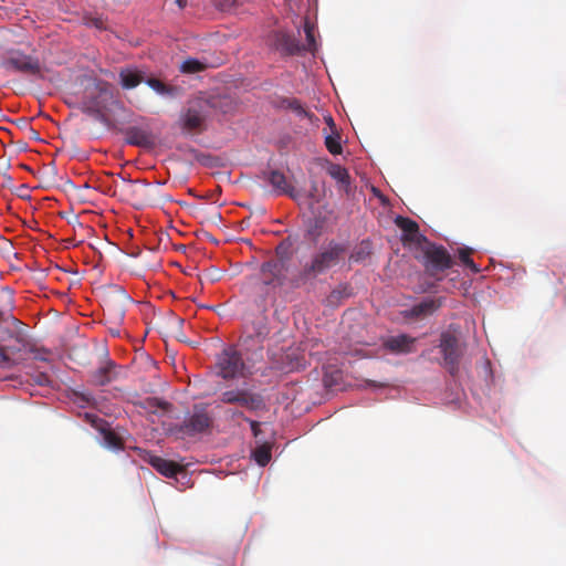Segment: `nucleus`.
Returning a JSON list of instances; mask_svg holds the SVG:
<instances>
[{
	"mask_svg": "<svg viewBox=\"0 0 566 566\" xmlns=\"http://www.w3.org/2000/svg\"><path fill=\"white\" fill-rule=\"evenodd\" d=\"M442 305L441 298H426L405 312V317H423L431 315Z\"/></svg>",
	"mask_w": 566,
	"mask_h": 566,
	"instance_id": "obj_19",
	"label": "nucleus"
},
{
	"mask_svg": "<svg viewBox=\"0 0 566 566\" xmlns=\"http://www.w3.org/2000/svg\"><path fill=\"white\" fill-rule=\"evenodd\" d=\"M326 123L332 127L333 130H336L334 120L331 116L326 118Z\"/></svg>",
	"mask_w": 566,
	"mask_h": 566,
	"instance_id": "obj_36",
	"label": "nucleus"
},
{
	"mask_svg": "<svg viewBox=\"0 0 566 566\" xmlns=\"http://www.w3.org/2000/svg\"><path fill=\"white\" fill-rule=\"evenodd\" d=\"M113 97L112 85L105 81H96L85 87L80 103L81 111L97 117L107 109Z\"/></svg>",
	"mask_w": 566,
	"mask_h": 566,
	"instance_id": "obj_2",
	"label": "nucleus"
},
{
	"mask_svg": "<svg viewBox=\"0 0 566 566\" xmlns=\"http://www.w3.org/2000/svg\"><path fill=\"white\" fill-rule=\"evenodd\" d=\"M328 175L339 182L343 187L347 188L350 184V176L344 167L333 164L327 168Z\"/></svg>",
	"mask_w": 566,
	"mask_h": 566,
	"instance_id": "obj_22",
	"label": "nucleus"
},
{
	"mask_svg": "<svg viewBox=\"0 0 566 566\" xmlns=\"http://www.w3.org/2000/svg\"><path fill=\"white\" fill-rule=\"evenodd\" d=\"M325 146L327 150L333 155H339L343 151L340 144V136L336 130H333L331 135L325 137Z\"/></svg>",
	"mask_w": 566,
	"mask_h": 566,
	"instance_id": "obj_24",
	"label": "nucleus"
},
{
	"mask_svg": "<svg viewBox=\"0 0 566 566\" xmlns=\"http://www.w3.org/2000/svg\"><path fill=\"white\" fill-rule=\"evenodd\" d=\"M206 69V65L200 62L199 60H196V59H187L185 60L181 65H180V71L182 73H188V74H192V73H198V72H201Z\"/></svg>",
	"mask_w": 566,
	"mask_h": 566,
	"instance_id": "obj_25",
	"label": "nucleus"
},
{
	"mask_svg": "<svg viewBox=\"0 0 566 566\" xmlns=\"http://www.w3.org/2000/svg\"><path fill=\"white\" fill-rule=\"evenodd\" d=\"M176 3L180 9L185 8L187 4V0H176Z\"/></svg>",
	"mask_w": 566,
	"mask_h": 566,
	"instance_id": "obj_37",
	"label": "nucleus"
},
{
	"mask_svg": "<svg viewBox=\"0 0 566 566\" xmlns=\"http://www.w3.org/2000/svg\"><path fill=\"white\" fill-rule=\"evenodd\" d=\"M146 83L158 94L168 95L172 93V87L166 85L158 78H148Z\"/></svg>",
	"mask_w": 566,
	"mask_h": 566,
	"instance_id": "obj_29",
	"label": "nucleus"
},
{
	"mask_svg": "<svg viewBox=\"0 0 566 566\" xmlns=\"http://www.w3.org/2000/svg\"><path fill=\"white\" fill-rule=\"evenodd\" d=\"M250 424H251V429H252L253 433L256 436L258 434L259 422H256L254 420H251Z\"/></svg>",
	"mask_w": 566,
	"mask_h": 566,
	"instance_id": "obj_34",
	"label": "nucleus"
},
{
	"mask_svg": "<svg viewBox=\"0 0 566 566\" xmlns=\"http://www.w3.org/2000/svg\"><path fill=\"white\" fill-rule=\"evenodd\" d=\"M122 297H123L124 300H129L128 295H126L125 293H122Z\"/></svg>",
	"mask_w": 566,
	"mask_h": 566,
	"instance_id": "obj_39",
	"label": "nucleus"
},
{
	"mask_svg": "<svg viewBox=\"0 0 566 566\" xmlns=\"http://www.w3.org/2000/svg\"><path fill=\"white\" fill-rule=\"evenodd\" d=\"M217 374L223 379H234L244 376L245 364L239 350L229 346L217 356Z\"/></svg>",
	"mask_w": 566,
	"mask_h": 566,
	"instance_id": "obj_5",
	"label": "nucleus"
},
{
	"mask_svg": "<svg viewBox=\"0 0 566 566\" xmlns=\"http://www.w3.org/2000/svg\"><path fill=\"white\" fill-rule=\"evenodd\" d=\"M86 418L90 419L94 427H96L101 433L103 434V441L104 446L114 449V450H120L124 448V441L123 439L111 428L107 427V423L97 418L94 415H86Z\"/></svg>",
	"mask_w": 566,
	"mask_h": 566,
	"instance_id": "obj_12",
	"label": "nucleus"
},
{
	"mask_svg": "<svg viewBox=\"0 0 566 566\" xmlns=\"http://www.w3.org/2000/svg\"><path fill=\"white\" fill-rule=\"evenodd\" d=\"M472 249L470 248H462L459 249V259L465 265L469 268L473 273H479L481 269L474 263V261L471 258Z\"/></svg>",
	"mask_w": 566,
	"mask_h": 566,
	"instance_id": "obj_26",
	"label": "nucleus"
},
{
	"mask_svg": "<svg viewBox=\"0 0 566 566\" xmlns=\"http://www.w3.org/2000/svg\"><path fill=\"white\" fill-rule=\"evenodd\" d=\"M149 405L150 406H155V407H158L160 409H163L164 411H168L171 407V405L167 401H164V400H159L157 398H154L149 401Z\"/></svg>",
	"mask_w": 566,
	"mask_h": 566,
	"instance_id": "obj_33",
	"label": "nucleus"
},
{
	"mask_svg": "<svg viewBox=\"0 0 566 566\" xmlns=\"http://www.w3.org/2000/svg\"><path fill=\"white\" fill-rule=\"evenodd\" d=\"M6 349H7V354L8 353L14 354V353H17L19 350V349H15L14 347H11V346L6 347Z\"/></svg>",
	"mask_w": 566,
	"mask_h": 566,
	"instance_id": "obj_38",
	"label": "nucleus"
},
{
	"mask_svg": "<svg viewBox=\"0 0 566 566\" xmlns=\"http://www.w3.org/2000/svg\"><path fill=\"white\" fill-rule=\"evenodd\" d=\"M112 364L107 366L98 368L93 375V382L98 386H104L111 381V377L108 376Z\"/></svg>",
	"mask_w": 566,
	"mask_h": 566,
	"instance_id": "obj_27",
	"label": "nucleus"
},
{
	"mask_svg": "<svg viewBox=\"0 0 566 566\" xmlns=\"http://www.w3.org/2000/svg\"><path fill=\"white\" fill-rule=\"evenodd\" d=\"M270 335V327L265 317L258 318L252 322L251 326L247 329V336L243 338V343L252 340L253 343L261 345Z\"/></svg>",
	"mask_w": 566,
	"mask_h": 566,
	"instance_id": "obj_16",
	"label": "nucleus"
},
{
	"mask_svg": "<svg viewBox=\"0 0 566 566\" xmlns=\"http://www.w3.org/2000/svg\"><path fill=\"white\" fill-rule=\"evenodd\" d=\"M125 140L127 144L143 147L153 148L156 145L155 136L144 128L132 126L125 129Z\"/></svg>",
	"mask_w": 566,
	"mask_h": 566,
	"instance_id": "obj_13",
	"label": "nucleus"
},
{
	"mask_svg": "<svg viewBox=\"0 0 566 566\" xmlns=\"http://www.w3.org/2000/svg\"><path fill=\"white\" fill-rule=\"evenodd\" d=\"M347 253V245L335 240L329 241L327 244L314 253L308 262H306L300 273L292 277L291 286L300 287L305 284L310 279L326 273L332 268L338 265L344 261Z\"/></svg>",
	"mask_w": 566,
	"mask_h": 566,
	"instance_id": "obj_1",
	"label": "nucleus"
},
{
	"mask_svg": "<svg viewBox=\"0 0 566 566\" xmlns=\"http://www.w3.org/2000/svg\"><path fill=\"white\" fill-rule=\"evenodd\" d=\"M207 105L202 101L189 103L179 117L180 127L187 133H200L205 129Z\"/></svg>",
	"mask_w": 566,
	"mask_h": 566,
	"instance_id": "obj_7",
	"label": "nucleus"
},
{
	"mask_svg": "<svg viewBox=\"0 0 566 566\" xmlns=\"http://www.w3.org/2000/svg\"><path fill=\"white\" fill-rule=\"evenodd\" d=\"M219 400L222 403L238 405L249 410H259L264 407V401L260 395L240 388H230L222 391Z\"/></svg>",
	"mask_w": 566,
	"mask_h": 566,
	"instance_id": "obj_9",
	"label": "nucleus"
},
{
	"mask_svg": "<svg viewBox=\"0 0 566 566\" xmlns=\"http://www.w3.org/2000/svg\"><path fill=\"white\" fill-rule=\"evenodd\" d=\"M144 78V73L135 69H123L119 72V82L125 90L135 88Z\"/></svg>",
	"mask_w": 566,
	"mask_h": 566,
	"instance_id": "obj_21",
	"label": "nucleus"
},
{
	"mask_svg": "<svg viewBox=\"0 0 566 566\" xmlns=\"http://www.w3.org/2000/svg\"><path fill=\"white\" fill-rule=\"evenodd\" d=\"M274 46L286 55H294L301 51V45L294 35L285 32H277L274 35Z\"/></svg>",
	"mask_w": 566,
	"mask_h": 566,
	"instance_id": "obj_18",
	"label": "nucleus"
},
{
	"mask_svg": "<svg viewBox=\"0 0 566 566\" xmlns=\"http://www.w3.org/2000/svg\"><path fill=\"white\" fill-rule=\"evenodd\" d=\"M295 243V240L287 235L285 239H283L275 248L274 254L275 258L272 259L275 262L282 263L286 266L291 265V261L293 259V245Z\"/></svg>",
	"mask_w": 566,
	"mask_h": 566,
	"instance_id": "obj_20",
	"label": "nucleus"
},
{
	"mask_svg": "<svg viewBox=\"0 0 566 566\" xmlns=\"http://www.w3.org/2000/svg\"><path fill=\"white\" fill-rule=\"evenodd\" d=\"M212 424V418L205 407L195 406L193 413L187 418L180 426V431L188 436H195L209 429Z\"/></svg>",
	"mask_w": 566,
	"mask_h": 566,
	"instance_id": "obj_10",
	"label": "nucleus"
},
{
	"mask_svg": "<svg viewBox=\"0 0 566 566\" xmlns=\"http://www.w3.org/2000/svg\"><path fill=\"white\" fill-rule=\"evenodd\" d=\"M289 270L290 266L273 260L263 262L260 266L261 284L268 290L282 287L286 282L291 284L292 279L287 277Z\"/></svg>",
	"mask_w": 566,
	"mask_h": 566,
	"instance_id": "obj_6",
	"label": "nucleus"
},
{
	"mask_svg": "<svg viewBox=\"0 0 566 566\" xmlns=\"http://www.w3.org/2000/svg\"><path fill=\"white\" fill-rule=\"evenodd\" d=\"M304 31H305L306 41H307V45L305 49L307 51H314L315 45H316L315 38H314V27L308 21H305Z\"/></svg>",
	"mask_w": 566,
	"mask_h": 566,
	"instance_id": "obj_30",
	"label": "nucleus"
},
{
	"mask_svg": "<svg viewBox=\"0 0 566 566\" xmlns=\"http://www.w3.org/2000/svg\"><path fill=\"white\" fill-rule=\"evenodd\" d=\"M2 317V312H0V318Z\"/></svg>",
	"mask_w": 566,
	"mask_h": 566,
	"instance_id": "obj_40",
	"label": "nucleus"
},
{
	"mask_svg": "<svg viewBox=\"0 0 566 566\" xmlns=\"http://www.w3.org/2000/svg\"><path fill=\"white\" fill-rule=\"evenodd\" d=\"M396 226L402 231V241L403 243H417L426 242L427 239L424 235L420 234L419 226L416 221L405 218L397 217L395 220Z\"/></svg>",
	"mask_w": 566,
	"mask_h": 566,
	"instance_id": "obj_14",
	"label": "nucleus"
},
{
	"mask_svg": "<svg viewBox=\"0 0 566 566\" xmlns=\"http://www.w3.org/2000/svg\"><path fill=\"white\" fill-rule=\"evenodd\" d=\"M350 259H353L354 261H359V260H361V253L355 252L350 255Z\"/></svg>",
	"mask_w": 566,
	"mask_h": 566,
	"instance_id": "obj_35",
	"label": "nucleus"
},
{
	"mask_svg": "<svg viewBox=\"0 0 566 566\" xmlns=\"http://www.w3.org/2000/svg\"><path fill=\"white\" fill-rule=\"evenodd\" d=\"M424 268L430 275L443 272L453 265V260L442 245L428 243L423 250Z\"/></svg>",
	"mask_w": 566,
	"mask_h": 566,
	"instance_id": "obj_8",
	"label": "nucleus"
},
{
	"mask_svg": "<svg viewBox=\"0 0 566 566\" xmlns=\"http://www.w3.org/2000/svg\"><path fill=\"white\" fill-rule=\"evenodd\" d=\"M213 4L221 11L232 12L242 6L244 0H212Z\"/></svg>",
	"mask_w": 566,
	"mask_h": 566,
	"instance_id": "obj_28",
	"label": "nucleus"
},
{
	"mask_svg": "<svg viewBox=\"0 0 566 566\" xmlns=\"http://www.w3.org/2000/svg\"><path fill=\"white\" fill-rule=\"evenodd\" d=\"M439 349L443 359L442 366L447 368L452 377H457L465 346L460 343L453 333L447 331L440 335Z\"/></svg>",
	"mask_w": 566,
	"mask_h": 566,
	"instance_id": "obj_3",
	"label": "nucleus"
},
{
	"mask_svg": "<svg viewBox=\"0 0 566 566\" xmlns=\"http://www.w3.org/2000/svg\"><path fill=\"white\" fill-rule=\"evenodd\" d=\"M252 455L260 467H265L272 458L271 447L269 444H262L253 451Z\"/></svg>",
	"mask_w": 566,
	"mask_h": 566,
	"instance_id": "obj_23",
	"label": "nucleus"
},
{
	"mask_svg": "<svg viewBox=\"0 0 566 566\" xmlns=\"http://www.w3.org/2000/svg\"><path fill=\"white\" fill-rule=\"evenodd\" d=\"M413 343L415 338L406 334H400L397 336L388 337L384 342V346L386 349L395 354H408L412 352Z\"/></svg>",
	"mask_w": 566,
	"mask_h": 566,
	"instance_id": "obj_17",
	"label": "nucleus"
},
{
	"mask_svg": "<svg viewBox=\"0 0 566 566\" xmlns=\"http://www.w3.org/2000/svg\"><path fill=\"white\" fill-rule=\"evenodd\" d=\"M11 365H12V360H11L9 354H7L6 347L0 346V366L9 367Z\"/></svg>",
	"mask_w": 566,
	"mask_h": 566,
	"instance_id": "obj_32",
	"label": "nucleus"
},
{
	"mask_svg": "<svg viewBox=\"0 0 566 566\" xmlns=\"http://www.w3.org/2000/svg\"><path fill=\"white\" fill-rule=\"evenodd\" d=\"M263 179L268 181L275 193L287 195L291 198H295V190L289 178L280 170H270L263 172Z\"/></svg>",
	"mask_w": 566,
	"mask_h": 566,
	"instance_id": "obj_11",
	"label": "nucleus"
},
{
	"mask_svg": "<svg viewBox=\"0 0 566 566\" xmlns=\"http://www.w3.org/2000/svg\"><path fill=\"white\" fill-rule=\"evenodd\" d=\"M284 104L286 105L287 108L292 109L300 116L307 115V112L305 111L301 102L296 98H287L284 101Z\"/></svg>",
	"mask_w": 566,
	"mask_h": 566,
	"instance_id": "obj_31",
	"label": "nucleus"
},
{
	"mask_svg": "<svg viewBox=\"0 0 566 566\" xmlns=\"http://www.w3.org/2000/svg\"><path fill=\"white\" fill-rule=\"evenodd\" d=\"M143 459L144 461L148 462L154 469H156L160 474L167 478H175L179 472L182 471V467L179 465L178 463L163 459L150 452H145Z\"/></svg>",
	"mask_w": 566,
	"mask_h": 566,
	"instance_id": "obj_15",
	"label": "nucleus"
},
{
	"mask_svg": "<svg viewBox=\"0 0 566 566\" xmlns=\"http://www.w3.org/2000/svg\"><path fill=\"white\" fill-rule=\"evenodd\" d=\"M0 66L9 73H21L23 75L42 77L39 59L25 54L20 50L9 51L0 62Z\"/></svg>",
	"mask_w": 566,
	"mask_h": 566,
	"instance_id": "obj_4",
	"label": "nucleus"
}]
</instances>
